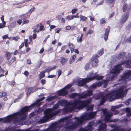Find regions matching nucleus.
<instances>
[{"label": "nucleus", "instance_id": "obj_1", "mask_svg": "<svg viewBox=\"0 0 131 131\" xmlns=\"http://www.w3.org/2000/svg\"><path fill=\"white\" fill-rule=\"evenodd\" d=\"M92 100L90 98L87 100H80L75 99L72 101L68 102L67 101L61 100L58 101L57 104L53 106L52 109H46L44 112L45 115L40 121V123H43L53 119V117L57 115L59 112V111H54L60 106L64 107V108L60 111H63V113L70 112L74 111L76 109H81L83 107H86L90 103Z\"/></svg>", "mask_w": 131, "mask_h": 131}, {"label": "nucleus", "instance_id": "obj_2", "mask_svg": "<svg viewBox=\"0 0 131 131\" xmlns=\"http://www.w3.org/2000/svg\"><path fill=\"white\" fill-rule=\"evenodd\" d=\"M96 112L88 113L86 112L83 113L80 117H74V122L71 120L72 116L70 115L62 118L58 122L52 124L46 131H59L62 127H64V131H68L77 128L81 125L86 120L92 119L96 115Z\"/></svg>", "mask_w": 131, "mask_h": 131}, {"label": "nucleus", "instance_id": "obj_3", "mask_svg": "<svg viewBox=\"0 0 131 131\" xmlns=\"http://www.w3.org/2000/svg\"><path fill=\"white\" fill-rule=\"evenodd\" d=\"M118 59H122L123 61L121 63L115 65L112 70L111 71L109 74L105 76L106 80H104V82L105 85H107L108 83V81L113 80L114 77L117 76L116 73H119V71L122 69L121 65L123 64H125L126 67L127 68L131 67V53H129L127 57L126 56V53L122 52L118 55Z\"/></svg>", "mask_w": 131, "mask_h": 131}, {"label": "nucleus", "instance_id": "obj_4", "mask_svg": "<svg viewBox=\"0 0 131 131\" xmlns=\"http://www.w3.org/2000/svg\"><path fill=\"white\" fill-rule=\"evenodd\" d=\"M45 98V97H43L41 98L38 99L36 101V102L31 104L30 106H25L20 111L15 113L14 114L19 115L18 116V118L20 119V122L23 121L26 118V112L28 111L31 110L34 106L36 105L40 106L41 104L39 103V102L43 100Z\"/></svg>", "mask_w": 131, "mask_h": 131}, {"label": "nucleus", "instance_id": "obj_5", "mask_svg": "<svg viewBox=\"0 0 131 131\" xmlns=\"http://www.w3.org/2000/svg\"><path fill=\"white\" fill-rule=\"evenodd\" d=\"M104 80L102 82H99L97 84H94L90 87L89 90L84 92L81 94L74 93L70 94L69 96L70 98H78L79 99H83L86 97L87 96H90L92 95V89L95 88L97 86H100L104 84ZM105 85V86L106 85Z\"/></svg>", "mask_w": 131, "mask_h": 131}, {"label": "nucleus", "instance_id": "obj_6", "mask_svg": "<svg viewBox=\"0 0 131 131\" xmlns=\"http://www.w3.org/2000/svg\"><path fill=\"white\" fill-rule=\"evenodd\" d=\"M87 78L79 80L78 82V84L80 86H83L85 84L95 79L97 80H100L102 79L104 77L100 76L99 75L95 74L93 71L90 72L87 75Z\"/></svg>", "mask_w": 131, "mask_h": 131}, {"label": "nucleus", "instance_id": "obj_7", "mask_svg": "<svg viewBox=\"0 0 131 131\" xmlns=\"http://www.w3.org/2000/svg\"><path fill=\"white\" fill-rule=\"evenodd\" d=\"M15 113L13 114L10 115L4 118H0V121H2L3 123L13 122L16 123V122H20L19 118H18L17 114H14Z\"/></svg>", "mask_w": 131, "mask_h": 131}, {"label": "nucleus", "instance_id": "obj_8", "mask_svg": "<svg viewBox=\"0 0 131 131\" xmlns=\"http://www.w3.org/2000/svg\"><path fill=\"white\" fill-rule=\"evenodd\" d=\"M102 111L104 115L105 116L104 120L106 122H107L110 119L113 114L114 115H116L119 113V111L117 110H116L115 111L113 112V113L111 112L110 111L109 112H108L107 110L106 109H103Z\"/></svg>", "mask_w": 131, "mask_h": 131}, {"label": "nucleus", "instance_id": "obj_9", "mask_svg": "<svg viewBox=\"0 0 131 131\" xmlns=\"http://www.w3.org/2000/svg\"><path fill=\"white\" fill-rule=\"evenodd\" d=\"M72 86L71 84H68L63 88L60 91H58V93L59 95L64 96L68 93V90L70 89Z\"/></svg>", "mask_w": 131, "mask_h": 131}, {"label": "nucleus", "instance_id": "obj_10", "mask_svg": "<svg viewBox=\"0 0 131 131\" xmlns=\"http://www.w3.org/2000/svg\"><path fill=\"white\" fill-rule=\"evenodd\" d=\"M129 14L128 13H125L123 16L120 22L122 24L124 23L128 19Z\"/></svg>", "mask_w": 131, "mask_h": 131}, {"label": "nucleus", "instance_id": "obj_11", "mask_svg": "<svg viewBox=\"0 0 131 131\" xmlns=\"http://www.w3.org/2000/svg\"><path fill=\"white\" fill-rule=\"evenodd\" d=\"M39 89H41L40 88H39L36 89L34 91L33 90V89L32 88L29 87L28 88V90L27 91V95L28 96L31 93H32L34 91H36L38 90Z\"/></svg>", "mask_w": 131, "mask_h": 131}, {"label": "nucleus", "instance_id": "obj_12", "mask_svg": "<svg viewBox=\"0 0 131 131\" xmlns=\"http://www.w3.org/2000/svg\"><path fill=\"white\" fill-rule=\"evenodd\" d=\"M106 127L105 123H102L99 126L98 131H106Z\"/></svg>", "mask_w": 131, "mask_h": 131}, {"label": "nucleus", "instance_id": "obj_13", "mask_svg": "<svg viewBox=\"0 0 131 131\" xmlns=\"http://www.w3.org/2000/svg\"><path fill=\"white\" fill-rule=\"evenodd\" d=\"M92 130V127L88 125L85 128H81L77 131H91Z\"/></svg>", "mask_w": 131, "mask_h": 131}, {"label": "nucleus", "instance_id": "obj_14", "mask_svg": "<svg viewBox=\"0 0 131 131\" xmlns=\"http://www.w3.org/2000/svg\"><path fill=\"white\" fill-rule=\"evenodd\" d=\"M131 9V2L129 6L127 4H125L124 5L123 8V10L124 12L129 10Z\"/></svg>", "mask_w": 131, "mask_h": 131}, {"label": "nucleus", "instance_id": "obj_15", "mask_svg": "<svg viewBox=\"0 0 131 131\" xmlns=\"http://www.w3.org/2000/svg\"><path fill=\"white\" fill-rule=\"evenodd\" d=\"M30 15V13H29V12H28L25 14L21 15L20 17L21 18L23 19L27 18H28Z\"/></svg>", "mask_w": 131, "mask_h": 131}, {"label": "nucleus", "instance_id": "obj_16", "mask_svg": "<svg viewBox=\"0 0 131 131\" xmlns=\"http://www.w3.org/2000/svg\"><path fill=\"white\" fill-rule=\"evenodd\" d=\"M67 59L63 57H61L60 59V63L62 64L63 65L65 64L67 62Z\"/></svg>", "mask_w": 131, "mask_h": 131}, {"label": "nucleus", "instance_id": "obj_17", "mask_svg": "<svg viewBox=\"0 0 131 131\" xmlns=\"http://www.w3.org/2000/svg\"><path fill=\"white\" fill-rule=\"evenodd\" d=\"M75 57L76 55H75L72 56L69 60V63L71 64L73 63L74 61Z\"/></svg>", "mask_w": 131, "mask_h": 131}, {"label": "nucleus", "instance_id": "obj_18", "mask_svg": "<svg viewBox=\"0 0 131 131\" xmlns=\"http://www.w3.org/2000/svg\"><path fill=\"white\" fill-rule=\"evenodd\" d=\"M122 104H120L117 105H116L114 106H112L111 107V110L112 112H114L115 109L118 108L119 107H121L122 106Z\"/></svg>", "mask_w": 131, "mask_h": 131}, {"label": "nucleus", "instance_id": "obj_19", "mask_svg": "<svg viewBox=\"0 0 131 131\" xmlns=\"http://www.w3.org/2000/svg\"><path fill=\"white\" fill-rule=\"evenodd\" d=\"M56 67V66H54L52 67H48L47 68L45 69V71L46 72H49L50 71L54 69Z\"/></svg>", "mask_w": 131, "mask_h": 131}, {"label": "nucleus", "instance_id": "obj_20", "mask_svg": "<svg viewBox=\"0 0 131 131\" xmlns=\"http://www.w3.org/2000/svg\"><path fill=\"white\" fill-rule=\"evenodd\" d=\"M57 98V97L55 96H48V97L46 100L47 101H51L54 99H55Z\"/></svg>", "mask_w": 131, "mask_h": 131}, {"label": "nucleus", "instance_id": "obj_21", "mask_svg": "<svg viewBox=\"0 0 131 131\" xmlns=\"http://www.w3.org/2000/svg\"><path fill=\"white\" fill-rule=\"evenodd\" d=\"M45 71L41 72L39 75V78L41 79L44 77L45 76Z\"/></svg>", "mask_w": 131, "mask_h": 131}, {"label": "nucleus", "instance_id": "obj_22", "mask_svg": "<svg viewBox=\"0 0 131 131\" xmlns=\"http://www.w3.org/2000/svg\"><path fill=\"white\" fill-rule=\"evenodd\" d=\"M92 61V67H95L96 66L98 63V60H95Z\"/></svg>", "mask_w": 131, "mask_h": 131}, {"label": "nucleus", "instance_id": "obj_23", "mask_svg": "<svg viewBox=\"0 0 131 131\" xmlns=\"http://www.w3.org/2000/svg\"><path fill=\"white\" fill-rule=\"evenodd\" d=\"M126 111L128 112L126 114L127 116H130L131 117V108H128L126 109Z\"/></svg>", "mask_w": 131, "mask_h": 131}, {"label": "nucleus", "instance_id": "obj_24", "mask_svg": "<svg viewBox=\"0 0 131 131\" xmlns=\"http://www.w3.org/2000/svg\"><path fill=\"white\" fill-rule=\"evenodd\" d=\"M80 20L85 21L87 19V18L86 17L82 15H80Z\"/></svg>", "mask_w": 131, "mask_h": 131}, {"label": "nucleus", "instance_id": "obj_25", "mask_svg": "<svg viewBox=\"0 0 131 131\" xmlns=\"http://www.w3.org/2000/svg\"><path fill=\"white\" fill-rule=\"evenodd\" d=\"M5 55L7 58V60H9L11 57V54L8 52H6Z\"/></svg>", "mask_w": 131, "mask_h": 131}, {"label": "nucleus", "instance_id": "obj_26", "mask_svg": "<svg viewBox=\"0 0 131 131\" xmlns=\"http://www.w3.org/2000/svg\"><path fill=\"white\" fill-rule=\"evenodd\" d=\"M16 26V23L15 21H13L10 24L11 27L12 28H14Z\"/></svg>", "mask_w": 131, "mask_h": 131}, {"label": "nucleus", "instance_id": "obj_27", "mask_svg": "<svg viewBox=\"0 0 131 131\" xmlns=\"http://www.w3.org/2000/svg\"><path fill=\"white\" fill-rule=\"evenodd\" d=\"M66 20H71L73 19V18L72 15H68L66 17Z\"/></svg>", "mask_w": 131, "mask_h": 131}, {"label": "nucleus", "instance_id": "obj_28", "mask_svg": "<svg viewBox=\"0 0 131 131\" xmlns=\"http://www.w3.org/2000/svg\"><path fill=\"white\" fill-rule=\"evenodd\" d=\"M77 40L78 42H81L82 40V38L78 36L77 38Z\"/></svg>", "mask_w": 131, "mask_h": 131}, {"label": "nucleus", "instance_id": "obj_29", "mask_svg": "<svg viewBox=\"0 0 131 131\" xmlns=\"http://www.w3.org/2000/svg\"><path fill=\"white\" fill-rule=\"evenodd\" d=\"M104 49H101L99 50L98 52V54L100 56L102 55L103 53Z\"/></svg>", "mask_w": 131, "mask_h": 131}, {"label": "nucleus", "instance_id": "obj_30", "mask_svg": "<svg viewBox=\"0 0 131 131\" xmlns=\"http://www.w3.org/2000/svg\"><path fill=\"white\" fill-rule=\"evenodd\" d=\"M68 46L70 48V49H73L74 48V46L72 43H70L68 44Z\"/></svg>", "mask_w": 131, "mask_h": 131}, {"label": "nucleus", "instance_id": "obj_31", "mask_svg": "<svg viewBox=\"0 0 131 131\" xmlns=\"http://www.w3.org/2000/svg\"><path fill=\"white\" fill-rule=\"evenodd\" d=\"M131 103V98H130L128 100H127L125 102V104L127 105H128Z\"/></svg>", "mask_w": 131, "mask_h": 131}, {"label": "nucleus", "instance_id": "obj_32", "mask_svg": "<svg viewBox=\"0 0 131 131\" xmlns=\"http://www.w3.org/2000/svg\"><path fill=\"white\" fill-rule=\"evenodd\" d=\"M28 39H25L24 40V42H25V46L26 47H27L28 45L30 43V42H28Z\"/></svg>", "mask_w": 131, "mask_h": 131}, {"label": "nucleus", "instance_id": "obj_33", "mask_svg": "<svg viewBox=\"0 0 131 131\" xmlns=\"http://www.w3.org/2000/svg\"><path fill=\"white\" fill-rule=\"evenodd\" d=\"M93 108V106L92 105H91L87 107L86 111H88L90 110H92Z\"/></svg>", "mask_w": 131, "mask_h": 131}, {"label": "nucleus", "instance_id": "obj_34", "mask_svg": "<svg viewBox=\"0 0 131 131\" xmlns=\"http://www.w3.org/2000/svg\"><path fill=\"white\" fill-rule=\"evenodd\" d=\"M6 22H4L3 23H0V28H2L5 27Z\"/></svg>", "mask_w": 131, "mask_h": 131}, {"label": "nucleus", "instance_id": "obj_35", "mask_svg": "<svg viewBox=\"0 0 131 131\" xmlns=\"http://www.w3.org/2000/svg\"><path fill=\"white\" fill-rule=\"evenodd\" d=\"M29 20L28 19H23V24L22 25H23L25 24H28L29 23Z\"/></svg>", "mask_w": 131, "mask_h": 131}, {"label": "nucleus", "instance_id": "obj_36", "mask_svg": "<svg viewBox=\"0 0 131 131\" xmlns=\"http://www.w3.org/2000/svg\"><path fill=\"white\" fill-rule=\"evenodd\" d=\"M100 24H102L105 23V18H102L100 20Z\"/></svg>", "mask_w": 131, "mask_h": 131}, {"label": "nucleus", "instance_id": "obj_37", "mask_svg": "<svg viewBox=\"0 0 131 131\" xmlns=\"http://www.w3.org/2000/svg\"><path fill=\"white\" fill-rule=\"evenodd\" d=\"M98 57V56L96 54H95L92 57V60L94 61L95 60H97L96 59Z\"/></svg>", "mask_w": 131, "mask_h": 131}, {"label": "nucleus", "instance_id": "obj_38", "mask_svg": "<svg viewBox=\"0 0 131 131\" xmlns=\"http://www.w3.org/2000/svg\"><path fill=\"white\" fill-rule=\"evenodd\" d=\"M39 31L38 28L37 27H36L35 28V29L33 31V32L34 33L36 32H38Z\"/></svg>", "mask_w": 131, "mask_h": 131}, {"label": "nucleus", "instance_id": "obj_39", "mask_svg": "<svg viewBox=\"0 0 131 131\" xmlns=\"http://www.w3.org/2000/svg\"><path fill=\"white\" fill-rule=\"evenodd\" d=\"M35 7H33L31 9L28 11L29 13H30V15L32 13V12H34L35 10Z\"/></svg>", "mask_w": 131, "mask_h": 131}, {"label": "nucleus", "instance_id": "obj_40", "mask_svg": "<svg viewBox=\"0 0 131 131\" xmlns=\"http://www.w3.org/2000/svg\"><path fill=\"white\" fill-rule=\"evenodd\" d=\"M77 10L78 9L77 8L73 9L71 10V13L72 14H74L76 12Z\"/></svg>", "mask_w": 131, "mask_h": 131}, {"label": "nucleus", "instance_id": "obj_41", "mask_svg": "<svg viewBox=\"0 0 131 131\" xmlns=\"http://www.w3.org/2000/svg\"><path fill=\"white\" fill-rule=\"evenodd\" d=\"M17 22L18 25H20L22 23V19H19L17 20Z\"/></svg>", "mask_w": 131, "mask_h": 131}, {"label": "nucleus", "instance_id": "obj_42", "mask_svg": "<svg viewBox=\"0 0 131 131\" xmlns=\"http://www.w3.org/2000/svg\"><path fill=\"white\" fill-rule=\"evenodd\" d=\"M61 28H58L56 29L55 31V32L56 33H58L61 30Z\"/></svg>", "mask_w": 131, "mask_h": 131}, {"label": "nucleus", "instance_id": "obj_43", "mask_svg": "<svg viewBox=\"0 0 131 131\" xmlns=\"http://www.w3.org/2000/svg\"><path fill=\"white\" fill-rule=\"evenodd\" d=\"M19 39V37L18 36H16L15 37H13L12 39L13 40L17 41Z\"/></svg>", "mask_w": 131, "mask_h": 131}, {"label": "nucleus", "instance_id": "obj_44", "mask_svg": "<svg viewBox=\"0 0 131 131\" xmlns=\"http://www.w3.org/2000/svg\"><path fill=\"white\" fill-rule=\"evenodd\" d=\"M61 71L60 70H59L58 71V78L61 75Z\"/></svg>", "mask_w": 131, "mask_h": 131}, {"label": "nucleus", "instance_id": "obj_45", "mask_svg": "<svg viewBox=\"0 0 131 131\" xmlns=\"http://www.w3.org/2000/svg\"><path fill=\"white\" fill-rule=\"evenodd\" d=\"M106 1L107 4H109L112 3L114 1V0H106Z\"/></svg>", "mask_w": 131, "mask_h": 131}, {"label": "nucleus", "instance_id": "obj_46", "mask_svg": "<svg viewBox=\"0 0 131 131\" xmlns=\"http://www.w3.org/2000/svg\"><path fill=\"white\" fill-rule=\"evenodd\" d=\"M109 30L108 29H106L105 35H108L109 33Z\"/></svg>", "mask_w": 131, "mask_h": 131}, {"label": "nucleus", "instance_id": "obj_47", "mask_svg": "<svg viewBox=\"0 0 131 131\" xmlns=\"http://www.w3.org/2000/svg\"><path fill=\"white\" fill-rule=\"evenodd\" d=\"M41 82L42 84L44 85L45 84L46 81L45 79H42Z\"/></svg>", "mask_w": 131, "mask_h": 131}, {"label": "nucleus", "instance_id": "obj_48", "mask_svg": "<svg viewBox=\"0 0 131 131\" xmlns=\"http://www.w3.org/2000/svg\"><path fill=\"white\" fill-rule=\"evenodd\" d=\"M126 41L127 42H131V36L130 37L127 38L126 40Z\"/></svg>", "mask_w": 131, "mask_h": 131}, {"label": "nucleus", "instance_id": "obj_49", "mask_svg": "<svg viewBox=\"0 0 131 131\" xmlns=\"http://www.w3.org/2000/svg\"><path fill=\"white\" fill-rule=\"evenodd\" d=\"M93 31L92 30L90 29L88 31L87 34H91L93 33Z\"/></svg>", "mask_w": 131, "mask_h": 131}, {"label": "nucleus", "instance_id": "obj_50", "mask_svg": "<svg viewBox=\"0 0 131 131\" xmlns=\"http://www.w3.org/2000/svg\"><path fill=\"white\" fill-rule=\"evenodd\" d=\"M56 76V75H49L47 77L48 78H52L53 77H55Z\"/></svg>", "mask_w": 131, "mask_h": 131}, {"label": "nucleus", "instance_id": "obj_51", "mask_svg": "<svg viewBox=\"0 0 131 131\" xmlns=\"http://www.w3.org/2000/svg\"><path fill=\"white\" fill-rule=\"evenodd\" d=\"M7 95V94L6 92H3L1 95H0V97H1L2 96H5Z\"/></svg>", "mask_w": 131, "mask_h": 131}, {"label": "nucleus", "instance_id": "obj_52", "mask_svg": "<svg viewBox=\"0 0 131 131\" xmlns=\"http://www.w3.org/2000/svg\"><path fill=\"white\" fill-rule=\"evenodd\" d=\"M93 124L94 123L93 122H90L89 123L88 125L90 126H91L92 127V126L93 125Z\"/></svg>", "mask_w": 131, "mask_h": 131}, {"label": "nucleus", "instance_id": "obj_53", "mask_svg": "<svg viewBox=\"0 0 131 131\" xmlns=\"http://www.w3.org/2000/svg\"><path fill=\"white\" fill-rule=\"evenodd\" d=\"M89 64H87L86 65L85 67V69L86 70H87L89 68Z\"/></svg>", "mask_w": 131, "mask_h": 131}, {"label": "nucleus", "instance_id": "obj_54", "mask_svg": "<svg viewBox=\"0 0 131 131\" xmlns=\"http://www.w3.org/2000/svg\"><path fill=\"white\" fill-rule=\"evenodd\" d=\"M31 0H25L24 1H23L21 2H20L19 3V4H21L24 3L25 2H27L28 1H30Z\"/></svg>", "mask_w": 131, "mask_h": 131}, {"label": "nucleus", "instance_id": "obj_55", "mask_svg": "<svg viewBox=\"0 0 131 131\" xmlns=\"http://www.w3.org/2000/svg\"><path fill=\"white\" fill-rule=\"evenodd\" d=\"M1 20L2 21L3 23H4V22H6L4 21V15H3L1 17Z\"/></svg>", "mask_w": 131, "mask_h": 131}, {"label": "nucleus", "instance_id": "obj_56", "mask_svg": "<svg viewBox=\"0 0 131 131\" xmlns=\"http://www.w3.org/2000/svg\"><path fill=\"white\" fill-rule=\"evenodd\" d=\"M24 74L26 76H27L29 75L28 72L27 71H25L24 72Z\"/></svg>", "mask_w": 131, "mask_h": 131}, {"label": "nucleus", "instance_id": "obj_57", "mask_svg": "<svg viewBox=\"0 0 131 131\" xmlns=\"http://www.w3.org/2000/svg\"><path fill=\"white\" fill-rule=\"evenodd\" d=\"M56 26L54 25H51L50 26V30H51L52 29L56 27Z\"/></svg>", "mask_w": 131, "mask_h": 131}, {"label": "nucleus", "instance_id": "obj_58", "mask_svg": "<svg viewBox=\"0 0 131 131\" xmlns=\"http://www.w3.org/2000/svg\"><path fill=\"white\" fill-rule=\"evenodd\" d=\"M103 2L104 1H103V0H102L100 2H99L97 4V5H101L103 3Z\"/></svg>", "mask_w": 131, "mask_h": 131}, {"label": "nucleus", "instance_id": "obj_59", "mask_svg": "<svg viewBox=\"0 0 131 131\" xmlns=\"http://www.w3.org/2000/svg\"><path fill=\"white\" fill-rule=\"evenodd\" d=\"M23 94H21L18 97L17 99H20L22 98V96L23 95Z\"/></svg>", "mask_w": 131, "mask_h": 131}, {"label": "nucleus", "instance_id": "obj_60", "mask_svg": "<svg viewBox=\"0 0 131 131\" xmlns=\"http://www.w3.org/2000/svg\"><path fill=\"white\" fill-rule=\"evenodd\" d=\"M94 97L96 100L99 99L100 98V97L99 95L97 96V97L95 95L94 96Z\"/></svg>", "mask_w": 131, "mask_h": 131}, {"label": "nucleus", "instance_id": "obj_61", "mask_svg": "<svg viewBox=\"0 0 131 131\" xmlns=\"http://www.w3.org/2000/svg\"><path fill=\"white\" fill-rule=\"evenodd\" d=\"M8 37V36L7 35H4L2 37V38L3 39H6Z\"/></svg>", "mask_w": 131, "mask_h": 131}, {"label": "nucleus", "instance_id": "obj_62", "mask_svg": "<svg viewBox=\"0 0 131 131\" xmlns=\"http://www.w3.org/2000/svg\"><path fill=\"white\" fill-rule=\"evenodd\" d=\"M32 38L33 39H36L37 37L36 35L35 34H34L33 35Z\"/></svg>", "mask_w": 131, "mask_h": 131}, {"label": "nucleus", "instance_id": "obj_63", "mask_svg": "<svg viewBox=\"0 0 131 131\" xmlns=\"http://www.w3.org/2000/svg\"><path fill=\"white\" fill-rule=\"evenodd\" d=\"M105 37H104V39L105 41H106L108 37V35H105Z\"/></svg>", "mask_w": 131, "mask_h": 131}, {"label": "nucleus", "instance_id": "obj_64", "mask_svg": "<svg viewBox=\"0 0 131 131\" xmlns=\"http://www.w3.org/2000/svg\"><path fill=\"white\" fill-rule=\"evenodd\" d=\"M24 43L23 42L19 46V48H22L24 46Z\"/></svg>", "mask_w": 131, "mask_h": 131}]
</instances>
